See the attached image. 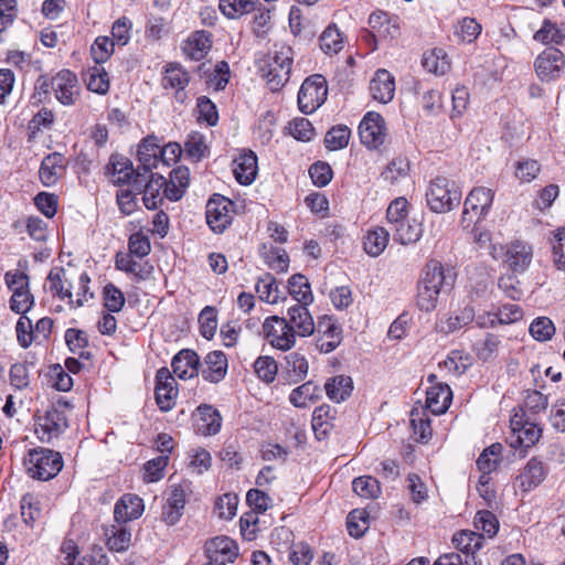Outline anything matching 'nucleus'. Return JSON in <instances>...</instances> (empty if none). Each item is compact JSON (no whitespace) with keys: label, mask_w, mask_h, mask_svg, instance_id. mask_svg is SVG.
<instances>
[{"label":"nucleus","mask_w":565,"mask_h":565,"mask_svg":"<svg viewBox=\"0 0 565 565\" xmlns=\"http://www.w3.org/2000/svg\"><path fill=\"white\" fill-rule=\"evenodd\" d=\"M47 280L50 282V290L61 299H68L73 306V294L71 282L65 279V269L63 267H54L51 269Z\"/></svg>","instance_id":"4c0bfd02"},{"label":"nucleus","mask_w":565,"mask_h":565,"mask_svg":"<svg viewBox=\"0 0 565 565\" xmlns=\"http://www.w3.org/2000/svg\"><path fill=\"white\" fill-rule=\"evenodd\" d=\"M418 281L440 294L452 286L455 275L450 268H445L440 262L431 259L425 265Z\"/></svg>","instance_id":"4468645a"},{"label":"nucleus","mask_w":565,"mask_h":565,"mask_svg":"<svg viewBox=\"0 0 565 565\" xmlns=\"http://www.w3.org/2000/svg\"><path fill=\"white\" fill-rule=\"evenodd\" d=\"M439 294L431 288H428L427 285L418 281L417 284V295H416V305L422 311H433L437 307Z\"/></svg>","instance_id":"bf43d9fd"},{"label":"nucleus","mask_w":565,"mask_h":565,"mask_svg":"<svg viewBox=\"0 0 565 565\" xmlns=\"http://www.w3.org/2000/svg\"><path fill=\"white\" fill-rule=\"evenodd\" d=\"M320 396V386L313 381H307L291 391L289 402L295 407L305 408L308 402H316Z\"/></svg>","instance_id":"c9c22d12"},{"label":"nucleus","mask_w":565,"mask_h":565,"mask_svg":"<svg viewBox=\"0 0 565 565\" xmlns=\"http://www.w3.org/2000/svg\"><path fill=\"white\" fill-rule=\"evenodd\" d=\"M212 46V35L205 30L195 31L182 45L185 56L193 61H201L205 57Z\"/></svg>","instance_id":"b1692460"},{"label":"nucleus","mask_w":565,"mask_h":565,"mask_svg":"<svg viewBox=\"0 0 565 565\" xmlns=\"http://www.w3.org/2000/svg\"><path fill=\"white\" fill-rule=\"evenodd\" d=\"M138 171H140V168L135 170L131 160L118 153L111 154L106 166V174L109 175L111 182L118 186H132L134 179Z\"/></svg>","instance_id":"dca6fc26"},{"label":"nucleus","mask_w":565,"mask_h":565,"mask_svg":"<svg viewBox=\"0 0 565 565\" xmlns=\"http://www.w3.org/2000/svg\"><path fill=\"white\" fill-rule=\"evenodd\" d=\"M409 173V162L405 158L393 159L385 170L381 173L382 179L388 184H395L399 179H404Z\"/></svg>","instance_id":"09e8293b"},{"label":"nucleus","mask_w":565,"mask_h":565,"mask_svg":"<svg viewBox=\"0 0 565 565\" xmlns=\"http://www.w3.org/2000/svg\"><path fill=\"white\" fill-rule=\"evenodd\" d=\"M175 380L167 367H161L156 373V403L160 411L169 412L175 404L178 391Z\"/></svg>","instance_id":"2eb2a0df"},{"label":"nucleus","mask_w":565,"mask_h":565,"mask_svg":"<svg viewBox=\"0 0 565 565\" xmlns=\"http://www.w3.org/2000/svg\"><path fill=\"white\" fill-rule=\"evenodd\" d=\"M473 320L475 310L467 306L443 320L440 322V331L444 333H452L468 326Z\"/></svg>","instance_id":"79ce46f5"},{"label":"nucleus","mask_w":565,"mask_h":565,"mask_svg":"<svg viewBox=\"0 0 565 565\" xmlns=\"http://www.w3.org/2000/svg\"><path fill=\"white\" fill-rule=\"evenodd\" d=\"M337 409L328 404L316 407L312 414V429L319 440L324 439L334 427Z\"/></svg>","instance_id":"c85d7f7f"},{"label":"nucleus","mask_w":565,"mask_h":565,"mask_svg":"<svg viewBox=\"0 0 565 565\" xmlns=\"http://www.w3.org/2000/svg\"><path fill=\"white\" fill-rule=\"evenodd\" d=\"M493 198L494 193L488 188L478 186L472 189L463 202L460 221L462 227L468 228L472 224L482 221L491 207Z\"/></svg>","instance_id":"20e7f679"},{"label":"nucleus","mask_w":565,"mask_h":565,"mask_svg":"<svg viewBox=\"0 0 565 565\" xmlns=\"http://www.w3.org/2000/svg\"><path fill=\"white\" fill-rule=\"evenodd\" d=\"M501 340L499 335L487 333L484 339L479 340L475 344V351L480 360L487 362L497 356Z\"/></svg>","instance_id":"8fccbe9b"},{"label":"nucleus","mask_w":565,"mask_h":565,"mask_svg":"<svg viewBox=\"0 0 565 565\" xmlns=\"http://www.w3.org/2000/svg\"><path fill=\"white\" fill-rule=\"evenodd\" d=\"M541 435L542 428L529 422L526 425H522L518 428V435L515 439L511 441V446L514 448L518 446L529 448L539 441Z\"/></svg>","instance_id":"3c124183"},{"label":"nucleus","mask_w":565,"mask_h":565,"mask_svg":"<svg viewBox=\"0 0 565 565\" xmlns=\"http://www.w3.org/2000/svg\"><path fill=\"white\" fill-rule=\"evenodd\" d=\"M171 366L179 379H192L199 374L200 358L195 351L183 349L173 356Z\"/></svg>","instance_id":"5701e85b"},{"label":"nucleus","mask_w":565,"mask_h":565,"mask_svg":"<svg viewBox=\"0 0 565 565\" xmlns=\"http://www.w3.org/2000/svg\"><path fill=\"white\" fill-rule=\"evenodd\" d=\"M390 238V231L384 227H375L367 232L364 237V250L375 257L383 253L387 246Z\"/></svg>","instance_id":"a19ab883"},{"label":"nucleus","mask_w":565,"mask_h":565,"mask_svg":"<svg viewBox=\"0 0 565 565\" xmlns=\"http://www.w3.org/2000/svg\"><path fill=\"white\" fill-rule=\"evenodd\" d=\"M564 54L555 47L544 50L535 60V71L542 81H552L559 75Z\"/></svg>","instance_id":"f3484780"},{"label":"nucleus","mask_w":565,"mask_h":565,"mask_svg":"<svg viewBox=\"0 0 565 565\" xmlns=\"http://www.w3.org/2000/svg\"><path fill=\"white\" fill-rule=\"evenodd\" d=\"M367 513L364 510H353L347 520L348 533L352 537H361L367 529Z\"/></svg>","instance_id":"e2e57ef3"},{"label":"nucleus","mask_w":565,"mask_h":565,"mask_svg":"<svg viewBox=\"0 0 565 565\" xmlns=\"http://www.w3.org/2000/svg\"><path fill=\"white\" fill-rule=\"evenodd\" d=\"M289 295L300 303H312L313 295L309 280L302 274H295L288 280Z\"/></svg>","instance_id":"58836bf2"},{"label":"nucleus","mask_w":565,"mask_h":565,"mask_svg":"<svg viewBox=\"0 0 565 565\" xmlns=\"http://www.w3.org/2000/svg\"><path fill=\"white\" fill-rule=\"evenodd\" d=\"M190 82L188 72L179 64L169 63L162 77L164 88H185Z\"/></svg>","instance_id":"37998d69"},{"label":"nucleus","mask_w":565,"mask_h":565,"mask_svg":"<svg viewBox=\"0 0 565 565\" xmlns=\"http://www.w3.org/2000/svg\"><path fill=\"white\" fill-rule=\"evenodd\" d=\"M143 512L142 499L136 494H124L115 504L114 520L116 523L127 524L138 519Z\"/></svg>","instance_id":"412c9836"},{"label":"nucleus","mask_w":565,"mask_h":565,"mask_svg":"<svg viewBox=\"0 0 565 565\" xmlns=\"http://www.w3.org/2000/svg\"><path fill=\"white\" fill-rule=\"evenodd\" d=\"M475 526L488 537H493L499 530V521L491 511L482 510L476 514Z\"/></svg>","instance_id":"680f3d73"},{"label":"nucleus","mask_w":565,"mask_h":565,"mask_svg":"<svg viewBox=\"0 0 565 565\" xmlns=\"http://www.w3.org/2000/svg\"><path fill=\"white\" fill-rule=\"evenodd\" d=\"M115 42L108 36H98L90 47V54L96 64L105 63L114 52Z\"/></svg>","instance_id":"69168bd1"},{"label":"nucleus","mask_w":565,"mask_h":565,"mask_svg":"<svg viewBox=\"0 0 565 565\" xmlns=\"http://www.w3.org/2000/svg\"><path fill=\"white\" fill-rule=\"evenodd\" d=\"M309 371L306 356L299 352H291L285 356L282 374L289 384H297L305 380Z\"/></svg>","instance_id":"c756f323"},{"label":"nucleus","mask_w":565,"mask_h":565,"mask_svg":"<svg viewBox=\"0 0 565 565\" xmlns=\"http://www.w3.org/2000/svg\"><path fill=\"white\" fill-rule=\"evenodd\" d=\"M388 231L392 233L393 239L402 245L416 243L423 234L422 224L409 218L391 226Z\"/></svg>","instance_id":"72a5a7b5"},{"label":"nucleus","mask_w":565,"mask_h":565,"mask_svg":"<svg viewBox=\"0 0 565 565\" xmlns=\"http://www.w3.org/2000/svg\"><path fill=\"white\" fill-rule=\"evenodd\" d=\"M184 149L189 158L201 160L207 151L204 136L198 131L191 132L184 142Z\"/></svg>","instance_id":"4d7b16f0"},{"label":"nucleus","mask_w":565,"mask_h":565,"mask_svg":"<svg viewBox=\"0 0 565 565\" xmlns=\"http://www.w3.org/2000/svg\"><path fill=\"white\" fill-rule=\"evenodd\" d=\"M233 173L236 181L242 185H249L254 182L258 171L257 156L248 150L241 153L233 162Z\"/></svg>","instance_id":"4be33fe9"},{"label":"nucleus","mask_w":565,"mask_h":565,"mask_svg":"<svg viewBox=\"0 0 565 565\" xmlns=\"http://www.w3.org/2000/svg\"><path fill=\"white\" fill-rule=\"evenodd\" d=\"M407 206L408 201L403 196L396 198L391 202L386 211V220L390 227L407 220Z\"/></svg>","instance_id":"774afa93"},{"label":"nucleus","mask_w":565,"mask_h":565,"mask_svg":"<svg viewBox=\"0 0 565 565\" xmlns=\"http://www.w3.org/2000/svg\"><path fill=\"white\" fill-rule=\"evenodd\" d=\"M160 146L157 143L156 137L148 136L142 139L138 147L137 157L140 162V172L142 174L151 173L153 168H157L160 162Z\"/></svg>","instance_id":"bb28decb"},{"label":"nucleus","mask_w":565,"mask_h":565,"mask_svg":"<svg viewBox=\"0 0 565 565\" xmlns=\"http://www.w3.org/2000/svg\"><path fill=\"white\" fill-rule=\"evenodd\" d=\"M205 367L201 371L203 380L210 383L221 382L227 373V358L222 351H212L204 359Z\"/></svg>","instance_id":"393cba45"},{"label":"nucleus","mask_w":565,"mask_h":565,"mask_svg":"<svg viewBox=\"0 0 565 565\" xmlns=\"http://www.w3.org/2000/svg\"><path fill=\"white\" fill-rule=\"evenodd\" d=\"M28 475L41 481L53 479L63 468L60 452L49 448L38 447L30 449L23 458Z\"/></svg>","instance_id":"f03ea898"},{"label":"nucleus","mask_w":565,"mask_h":565,"mask_svg":"<svg viewBox=\"0 0 565 565\" xmlns=\"http://www.w3.org/2000/svg\"><path fill=\"white\" fill-rule=\"evenodd\" d=\"M423 67L433 74L444 75L450 67L447 54L441 49H434L424 53Z\"/></svg>","instance_id":"ea45409f"},{"label":"nucleus","mask_w":565,"mask_h":565,"mask_svg":"<svg viewBox=\"0 0 565 565\" xmlns=\"http://www.w3.org/2000/svg\"><path fill=\"white\" fill-rule=\"evenodd\" d=\"M234 203L230 199L213 194L206 203V223L217 234L223 233L232 223Z\"/></svg>","instance_id":"6e6552de"},{"label":"nucleus","mask_w":565,"mask_h":565,"mask_svg":"<svg viewBox=\"0 0 565 565\" xmlns=\"http://www.w3.org/2000/svg\"><path fill=\"white\" fill-rule=\"evenodd\" d=\"M370 93L373 99L382 104L390 103L395 93L394 76L387 70H377L370 82Z\"/></svg>","instance_id":"6ab92c4d"},{"label":"nucleus","mask_w":565,"mask_h":565,"mask_svg":"<svg viewBox=\"0 0 565 565\" xmlns=\"http://www.w3.org/2000/svg\"><path fill=\"white\" fill-rule=\"evenodd\" d=\"M533 38L544 44L555 43L561 45L565 42V33L547 19L543 21L541 29L535 32Z\"/></svg>","instance_id":"864d4df0"},{"label":"nucleus","mask_w":565,"mask_h":565,"mask_svg":"<svg viewBox=\"0 0 565 565\" xmlns=\"http://www.w3.org/2000/svg\"><path fill=\"white\" fill-rule=\"evenodd\" d=\"M51 88L55 98L64 106L74 105L81 87L75 73L70 70H61L51 77Z\"/></svg>","instance_id":"f8f14e48"},{"label":"nucleus","mask_w":565,"mask_h":565,"mask_svg":"<svg viewBox=\"0 0 565 565\" xmlns=\"http://www.w3.org/2000/svg\"><path fill=\"white\" fill-rule=\"evenodd\" d=\"M452 543L465 556L470 557L482 547L483 535L471 531H460L454 535Z\"/></svg>","instance_id":"e433bc0d"},{"label":"nucleus","mask_w":565,"mask_h":565,"mask_svg":"<svg viewBox=\"0 0 565 565\" xmlns=\"http://www.w3.org/2000/svg\"><path fill=\"white\" fill-rule=\"evenodd\" d=\"M545 477L546 470L543 462L537 458H531L518 476V481L522 491L529 492L539 487Z\"/></svg>","instance_id":"cd10ccee"},{"label":"nucleus","mask_w":565,"mask_h":565,"mask_svg":"<svg viewBox=\"0 0 565 565\" xmlns=\"http://www.w3.org/2000/svg\"><path fill=\"white\" fill-rule=\"evenodd\" d=\"M324 390L329 399L341 403L351 395L353 381L350 376L337 375L326 382Z\"/></svg>","instance_id":"f704fd0d"},{"label":"nucleus","mask_w":565,"mask_h":565,"mask_svg":"<svg viewBox=\"0 0 565 565\" xmlns=\"http://www.w3.org/2000/svg\"><path fill=\"white\" fill-rule=\"evenodd\" d=\"M328 85L326 78L320 74L307 77L298 93V107L302 114L315 113L327 99Z\"/></svg>","instance_id":"39448f33"},{"label":"nucleus","mask_w":565,"mask_h":565,"mask_svg":"<svg viewBox=\"0 0 565 565\" xmlns=\"http://www.w3.org/2000/svg\"><path fill=\"white\" fill-rule=\"evenodd\" d=\"M66 168L65 157L60 152H53L44 157L39 170V177L44 186L56 184Z\"/></svg>","instance_id":"aec40b11"},{"label":"nucleus","mask_w":565,"mask_h":565,"mask_svg":"<svg viewBox=\"0 0 565 565\" xmlns=\"http://www.w3.org/2000/svg\"><path fill=\"white\" fill-rule=\"evenodd\" d=\"M85 81L87 89L94 93L105 95L109 90V76L103 67L89 68Z\"/></svg>","instance_id":"de8ad7c7"},{"label":"nucleus","mask_w":565,"mask_h":565,"mask_svg":"<svg viewBox=\"0 0 565 565\" xmlns=\"http://www.w3.org/2000/svg\"><path fill=\"white\" fill-rule=\"evenodd\" d=\"M352 488L358 495L365 499H375L381 494L379 480L370 476L355 478Z\"/></svg>","instance_id":"603ef678"},{"label":"nucleus","mask_w":565,"mask_h":565,"mask_svg":"<svg viewBox=\"0 0 565 565\" xmlns=\"http://www.w3.org/2000/svg\"><path fill=\"white\" fill-rule=\"evenodd\" d=\"M21 515L28 525H32L41 516L40 502L34 494L25 493L21 498Z\"/></svg>","instance_id":"13d9d810"},{"label":"nucleus","mask_w":565,"mask_h":565,"mask_svg":"<svg viewBox=\"0 0 565 565\" xmlns=\"http://www.w3.org/2000/svg\"><path fill=\"white\" fill-rule=\"evenodd\" d=\"M200 333L210 340L214 337L217 329L216 310L206 306L199 316Z\"/></svg>","instance_id":"0e129e2a"},{"label":"nucleus","mask_w":565,"mask_h":565,"mask_svg":"<svg viewBox=\"0 0 565 565\" xmlns=\"http://www.w3.org/2000/svg\"><path fill=\"white\" fill-rule=\"evenodd\" d=\"M106 545L110 551H127L131 542V532L126 524L116 523L104 529Z\"/></svg>","instance_id":"473e14b6"},{"label":"nucleus","mask_w":565,"mask_h":565,"mask_svg":"<svg viewBox=\"0 0 565 565\" xmlns=\"http://www.w3.org/2000/svg\"><path fill=\"white\" fill-rule=\"evenodd\" d=\"M294 62V50L288 45L275 46L257 62L258 72L271 92L280 90L289 81Z\"/></svg>","instance_id":"f257e3e1"},{"label":"nucleus","mask_w":565,"mask_h":565,"mask_svg":"<svg viewBox=\"0 0 565 565\" xmlns=\"http://www.w3.org/2000/svg\"><path fill=\"white\" fill-rule=\"evenodd\" d=\"M164 184L166 178L163 175L151 172L147 181V174L138 171L132 188L138 193H143L142 201L148 210H157L163 200V195L161 196L160 193Z\"/></svg>","instance_id":"9d476101"},{"label":"nucleus","mask_w":565,"mask_h":565,"mask_svg":"<svg viewBox=\"0 0 565 565\" xmlns=\"http://www.w3.org/2000/svg\"><path fill=\"white\" fill-rule=\"evenodd\" d=\"M351 130L344 125L332 127L324 137V146L328 150L335 151L348 146Z\"/></svg>","instance_id":"49530a36"},{"label":"nucleus","mask_w":565,"mask_h":565,"mask_svg":"<svg viewBox=\"0 0 565 565\" xmlns=\"http://www.w3.org/2000/svg\"><path fill=\"white\" fill-rule=\"evenodd\" d=\"M209 565H226L234 563L238 556L235 541L228 536H216L205 543L204 547Z\"/></svg>","instance_id":"ddd939ff"},{"label":"nucleus","mask_w":565,"mask_h":565,"mask_svg":"<svg viewBox=\"0 0 565 565\" xmlns=\"http://www.w3.org/2000/svg\"><path fill=\"white\" fill-rule=\"evenodd\" d=\"M461 195V190L454 181L436 177L426 190L427 206L435 213H447L460 204Z\"/></svg>","instance_id":"7ed1b4c3"},{"label":"nucleus","mask_w":565,"mask_h":565,"mask_svg":"<svg viewBox=\"0 0 565 565\" xmlns=\"http://www.w3.org/2000/svg\"><path fill=\"white\" fill-rule=\"evenodd\" d=\"M532 260V248L527 244L516 241L507 252V263L513 273H523Z\"/></svg>","instance_id":"7c9ffc66"},{"label":"nucleus","mask_w":565,"mask_h":565,"mask_svg":"<svg viewBox=\"0 0 565 565\" xmlns=\"http://www.w3.org/2000/svg\"><path fill=\"white\" fill-rule=\"evenodd\" d=\"M369 25L372 32L365 31L363 38L373 43L372 51L376 50V41L394 40L399 35L397 18H392L384 11H375L369 17Z\"/></svg>","instance_id":"1a4fd4ad"},{"label":"nucleus","mask_w":565,"mask_h":565,"mask_svg":"<svg viewBox=\"0 0 565 565\" xmlns=\"http://www.w3.org/2000/svg\"><path fill=\"white\" fill-rule=\"evenodd\" d=\"M452 392L447 384H435L427 390L426 407L435 415L447 412L451 404Z\"/></svg>","instance_id":"a878e982"},{"label":"nucleus","mask_w":565,"mask_h":565,"mask_svg":"<svg viewBox=\"0 0 565 565\" xmlns=\"http://www.w3.org/2000/svg\"><path fill=\"white\" fill-rule=\"evenodd\" d=\"M359 136L361 142L371 150L383 146L387 137V127L382 115L367 111L359 125Z\"/></svg>","instance_id":"0eeeda50"},{"label":"nucleus","mask_w":565,"mask_h":565,"mask_svg":"<svg viewBox=\"0 0 565 565\" xmlns=\"http://www.w3.org/2000/svg\"><path fill=\"white\" fill-rule=\"evenodd\" d=\"M310 303H296L288 308L287 320L289 324H292V329L296 330V335L309 337L316 330L313 318L309 312L308 306Z\"/></svg>","instance_id":"a211bd4d"},{"label":"nucleus","mask_w":565,"mask_h":565,"mask_svg":"<svg viewBox=\"0 0 565 565\" xmlns=\"http://www.w3.org/2000/svg\"><path fill=\"white\" fill-rule=\"evenodd\" d=\"M264 339L275 349L288 351L296 344V330L288 320L278 316L265 319L262 326Z\"/></svg>","instance_id":"423d86ee"},{"label":"nucleus","mask_w":565,"mask_h":565,"mask_svg":"<svg viewBox=\"0 0 565 565\" xmlns=\"http://www.w3.org/2000/svg\"><path fill=\"white\" fill-rule=\"evenodd\" d=\"M218 8L224 15L235 19L255 11L256 2L255 0H220Z\"/></svg>","instance_id":"a18cd8bd"},{"label":"nucleus","mask_w":565,"mask_h":565,"mask_svg":"<svg viewBox=\"0 0 565 565\" xmlns=\"http://www.w3.org/2000/svg\"><path fill=\"white\" fill-rule=\"evenodd\" d=\"M309 175L315 185L323 188L332 180L333 171L328 162L317 161L309 168Z\"/></svg>","instance_id":"338daca9"},{"label":"nucleus","mask_w":565,"mask_h":565,"mask_svg":"<svg viewBox=\"0 0 565 565\" xmlns=\"http://www.w3.org/2000/svg\"><path fill=\"white\" fill-rule=\"evenodd\" d=\"M198 412V422H196V429L199 433L211 436L215 435L220 431L222 426V417L217 409H215L211 405H200L196 408Z\"/></svg>","instance_id":"2f4dec72"},{"label":"nucleus","mask_w":565,"mask_h":565,"mask_svg":"<svg viewBox=\"0 0 565 565\" xmlns=\"http://www.w3.org/2000/svg\"><path fill=\"white\" fill-rule=\"evenodd\" d=\"M320 49L328 55L337 54L343 47V41L335 24L326 28L319 38Z\"/></svg>","instance_id":"c03bdc74"},{"label":"nucleus","mask_w":565,"mask_h":565,"mask_svg":"<svg viewBox=\"0 0 565 565\" xmlns=\"http://www.w3.org/2000/svg\"><path fill=\"white\" fill-rule=\"evenodd\" d=\"M260 300L268 303H277L279 300V287L276 279L269 275L259 278L255 286Z\"/></svg>","instance_id":"5fc2aeb1"},{"label":"nucleus","mask_w":565,"mask_h":565,"mask_svg":"<svg viewBox=\"0 0 565 565\" xmlns=\"http://www.w3.org/2000/svg\"><path fill=\"white\" fill-rule=\"evenodd\" d=\"M104 307L109 312H119L125 306V296L122 291L117 288L114 284H107L104 287Z\"/></svg>","instance_id":"052dcab7"},{"label":"nucleus","mask_w":565,"mask_h":565,"mask_svg":"<svg viewBox=\"0 0 565 565\" xmlns=\"http://www.w3.org/2000/svg\"><path fill=\"white\" fill-rule=\"evenodd\" d=\"M67 417L65 412L55 406L49 407L44 415L36 416L35 433L44 443H50L52 438L58 437L67 428Z\"/></svg>","instance_id":"9b49d317"},{"label":"nucleus","mask_w":565,"mask_h":565,"mask_svg":"<svg viewBox=\"0 0 565 565\" xmlns=\"http://www.w3.org/2000/svg\"><path fill=\"white\" fill-rule=\"evenodd\" d=\"M254 370L263 382L271 383L277 375L278 365L274 358L265 355L256 359Z\"/></svg>","instance_id":"6e6d98bb"}]
</instances>
